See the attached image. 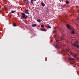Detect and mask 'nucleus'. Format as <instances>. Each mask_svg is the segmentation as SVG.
Returning a JSON list of instances; mask_svg holds the SVG:
<instances>
[{
	"instance_id": "4468645a",
	"label": "nucleus",
	"mask_w": 79,
	"mask_h": 79,
	"mask_svg": "<svg viewBox=\"0 0 79 79\" xmlns=\"http://www.w3.org/2000/svg\"><path fill=\"white\" fill-rule=\"evenodd\" d=\"M25 13H26V14H28V15H29V12H28V11H25Z\"/></svg>"
},
{
	"instance_id": "f3484780",
	"label": "nucleus",
	"mask_w": 79,
	"mask_h": 79,
	"mask_svg": "<svg viewBox=\"0 0 79 79\" xmlns=\"http://www.w3.org/2000/svg\"><path fill=\"white\" fill-rule=\"evenodd\" d=\"M42 31H46V29H42Z\"/></svg>"
},
{
	"instance_id": "b1692460",
	"label": "nucleus",
	"mask_w": 79,
	"mask_h": 79,
	"mask_svg": "<svg viewBox=\"0 0 79 79\" xmlns=\"http://www.w3.org/2000/svg\"><path fill=\"white\" fill-rule=\"evenodd\" d=\"M62 40H63V38H62L61 39H60V41H61Z\"/></svg>"
},
{
	"instance_id": "412c9836",
	"label": "nucleus",
	"mask_w": 79,
	"mask_h": 79,
	"mask_svg": "<svg viewBox=\"0 0 79 79\" xmlns=\"http://www.w3.org/2000/svg\"><path fill=\"white\" fill-rule=\"evenodd\" d=\"M28 17H29V16H27V15L26 16V18H27Z\"/></svg>"
},
{
	"instance_id": "6e6552de",
	"label": "nucleus",
	"mask_w": 79,
	"mask_h": 79,
	"mask_svg": "<svg viewBox=\"0 0 79 79\" xmlns=\"http://www.w3.org/2000/svg\"><path fill=\"white\" fill-rule=\"evenodd\" d=\"M47 27L50 29H51V28H52V27H51L50 26H49L48 24V26H47Z\"/></svg>"
},
{
	"instance_id": "dca6fc26",
	"label": "nucleus",
	"mask_w": 79,
	"mask_h": 79,
	"mask_svg": "<svg viewBox=\"0 0 79 79\" xmlns=\"http://www.w3.org/2000/svg\"><path fill=\"white\" fill-rule=\"evenodd\" d=\"M65 2L67 4H69V2L68 0H66Z\"/></svg>"
},
{
	"instance_id": "f257e3e1",
	"label": "nucleus",
	"mask_w": 79,
	"mask_h": 79,
	"mask_svg": "<svg viewBox=\"0 0 79 79\" xmlns=\"http://www.w3.org/2000/svg\"><path fill=\"white\" fill-rule=\"evenodd\" d=\"M78 42L76 41L75 43L73 44L72 45L74 47H76L77 48L79 49V45H78Z\"/></svg>"
},
{
	"instance_id": "4be33fe9",
	"label": "nucleus",
	"mask_w": 79,
	"mask_h": 79,
	"mask_svg": "<svg viewBox=\"0 0 79 79\" xmlns=\"http://www.w3.org/2000/svg\"><path fill=\"white\" fill-rule=\"evenodd\" d=\"M53 31L54 32H55V33H56V31Z\"/></svg>"
},
{
	"instance_id": "9d476101",
	"label": "nucleus",
	"mask_w": 79,
	"mask_h": 79,
	"mask_svg": "<svg viewBox=\"0 0 79 79\" xmlns=\"http://www.w3.org/2000/svg\"><path fill=\"white\" fill-rule=\"evenodd\" d=\"M31 26L33 27H36V24H33L31 25Z\"/></svg>"
},
{
	"instance_id": "5701e85b",
	"label": "nucleus",
	"mask_w": 79,
	"mask_h": 79,
	"mask_svg": "<svg viewBox=\"0 0 79 79\" xmlns=\"http://www.w3.org/2000/svg\"><path fill=\"white\" fill-rule=\"evenodd\" d=\"M28 11H29V10H26L25 11L28 12Z\"/></svg>"
},
{
	"instance_id": "9b49d317",
	"label": "nucleus",
	"mask_w": 79,
	"mask_h": 79,
	"mask_svg": "<svg viewBox=\"0 0 79 79\" xmlns=\"http://www.w3.org/2000/svg\"><path fill=\"white\" fill-rule=\"evenodd\" d=\"M37 22L39 23H40L41 22V21L40 20V19H39L37 20Z\"/></svg>"
},
{
	"instance_id": "423d86ee",
	"label": "nucleus",
	"mask_w": 79,
	"mask_h": 79,
	"mask_svg": "<svg viewBox=\"0 0 79 79\" xmlns=\"http://www.w3.org/2000/svg\"><path fill=\"white\" fill-rule=\"evenodd\" d=\"M70 63L71 64H73V65H74L73 66V67H76V65H75V62H73H73H70Z\"/></svg>"
},
{
	"instance_id": "6ab92c4d",
	"label": "nucleus",
	"mask_w": 79,
	"mask_h": 79,
	"mask_svg": "<svg viewBox=\"0 0 79 79\" xmlns=\"http://www.w3.org/2000/svg\"><path fill=\"white\" fill-rule=\"evenodd\" d=\"M15 12V11H14L12 10V11H11V12H12V13H14Z\"/></svg>"
},
{
	"instance_id": "aec40b11",
	"label": "nucleus",
	"mask_w": 79,
	"mask_h": 79,
	"mask_svg": "<svg viewBox=\"0 0 79 79\" xmlns=\"http://www.w3.org/2000/svg\"><path fill=\"white\" fill-rule=\"evenodd\" d=\"M58 48V46H55L56 48Z\"/></svg>"
},
{
	"instance_id": "f03ea898",
	"label": "nucleus",
	"mask_w": 79,
	"mask_h": 79,
	"mask_svg": "<svg viewBox=\"0 0 79 79\" xmlns=\"http://www.w3.org/2000/svg\"><path fill=\"white\" fill-rule=\"evenodd\" d=\"M66 27L69 30H70L71 29L73 30V27H72L71 26H70L69 24H66Z\"/></svg>"
},
{
	"instance_id": "39448f33",
	"label": "nucleus",
	"mask_w": 79,
	"mask_h": 79,
	"mask_svg": "<svg viewBox=\"0 0 79 79\" xmlns=\"http://www.w3.org/2000/svg\"><path fill=\"white\" fill-rule=\"evenodd\" d=\"M68 59L70 61H73V58H72L70 57H68Z\"/></svg>"
},
{
	"instance_id": "cd10ccee",
	"label": "nucleus",
	"mask_w": 79,
	"mask_h": 79,
	"mask_svg": "<svg viewBox=\"0 0 79 79\" xmlns=\"http://www.w3.org/2000/svg\"><path fill=\"white\" fill-rule=\"evenodd\" d=\"M60 2H61V0H60Z\"/></svg>"
},
{
	"instance_id": "1a4fd4ad",
	"label": "nucleus",
	"mask_w": 79,
	"mask_h": 79,
	"mask_svg": "<svg viewBox=\"0 0 79 79\" xmlns=\"http://www.w3.org/2000/svg\"><path fill=\"white\" fill-rule=\"evenodd\" d=\"M41 5L42 6H44L45 5V4L44 3H43V2H41Z\"/></svg>"
},
{
	"instance_id": "0eeeda50",
	"label": "nucleus",
	"mask_w": 79,
	"mask_h": 79,
	"mask_svg": "<svg viewBox=\"0 0 79 79\" xmlns=\"http://www.w3.org/2000/svg\"><path fill=\"white\" fill-rule=\"evenodd\" d=\"M73 56L74 57L76 58V57L77 56V55L76 54L74 53V54L73 55Z\"/></svg>"
},
{
	"instance_id": "2eb2a0df",
	"label": "nucleus",
	"mask_w": 79,
	"mask_h": 79,
	"mask_svg": "<svg viewBox=\"0 0 79 79\" xmlns=\"http://www.w3.org/2000/svg\"><path fill=\"white\" fill-rule=\"evenodd\" d=\"M13 25L14 27H16L17 26V25H16L15 23H14L13 24Z\"/></svg>"
},
{
	"instance_id": "393cba45",
	"label": "nucleus",
	"mask_w": 79,
	"mask_h": 79,
	"mask_svg": "<svg viewBox=\"0 0 79 79\" xmlns=\"http://www.w3.org/2000/svg\"><path fill=\"white\" fill-rule=\"evenodd\" d=\"M10 7H11V5H10L9 6Z\"/></svg>"
},
{
	"instance_id": "20e7f679",
	"label": "nucleus",
	"mask_w": 79,
	"mask_h": 79,
	"mask_svg": "<svg viewBox=\"0 0 79 79\" xmlns=\"http://www.w3.org/2000/svg\"><path fill=\"white\" fill-rule=\"evenodd\" d=\"M24 2H25V3L26 4H29L30 3V2L28 0H25L24 1Z\"/></svg>"
},
{
	"instance_id": "ddd939ff",
	"label": "nucleus",
	"mask_w": 79,
	"mask_h": 79,
	"mask_svg": "<svg viewBox=\"0 0 79 79\" xmlns=\"http://www.w3.org/2000/svg\"><path fill=\"white\" fill-rule=\"evenodd\" d=\"M75 32L74 31H72V34H75Z\"/></svg>"
},
{
	"instance_id": "a878e982",
	"label": "nucleus",
	"mask_w": 79,
	"mask_h": 79,
	"mask_svg": "<svg viewBox=\"0 0 79 79\" xmlns=\"http://www.w3.org/2000/svg\"><path fill=\"white\" fill-rule=\"evenodd\" d=\"M32 37H33V36H31V37H30V38H31Z\"/></svg>"
},
{
	"instance_id": "7ed1b4c3",
	"label": "nucleus",
	"mask_w": 79,
	"mask_h": 79,
	"mask_svg": "<svg viewBox=\"0 0 79 79\" xmlns=\"http://www.w3.org/2000/svg\"><path fill=\"white\" fill-rule=\"evenodd\" d=\"M21 15H22V17L24 19H26V15L25 14L23 13H21Z\"/></svg>"
},
{
	"instance_id": "a211bd4d",
	"label": "nucleus",
	"mask_w": 79,
	"mask_h": 79,
	"mask_svg": "<svg viewBox=\"0 0 79 79\" xmlns=\"http://www.w3.org/2000/svg\"><path fill=\"white\" fill-rule=\"evenodd\" d=\"M44 27V25H43V24H42L41 25V27Z\"/></svg>"
},
{
	"instance_id": "f8f14e48",
	"label": "nucleus",
	"mask_w": 79,
	"mask_h": 79,
	"mask_svg": "<svg viewBox=\"0 0 79 79\" xmlns=\"http://www.w3.org/2000/svg\"><path fill=\"white\" fill-rule=\"evenodd\" d=\"M34 3V0H31V2H30V3L33 4Z\"/></svg>"
},
{
	"instance_id": "bb28decb",
	"label": "nucleus",
	"mask_w": 79,
	"mask_h": 79,
	"mask_svg": "<svg viewBox=\"0 0 79 79\" xmlns=\"http://www.w3.org/2000/svg\"><path fill=\"white\" fill-rule=\"evenodd\" d=\"M78 19V20L79 21V19Z\"/></svg>"
}]
</instances>
